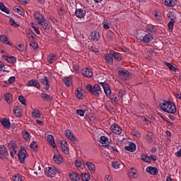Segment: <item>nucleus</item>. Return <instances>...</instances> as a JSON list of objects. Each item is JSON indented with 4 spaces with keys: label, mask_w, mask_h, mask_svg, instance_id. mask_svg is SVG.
I'll return each instance as SVG.
<instances>
[{
    "label": "nucleus",
    "mask_w": 181,
    "mask_h": 181,
    "mask_svg": "<svg viewBox=\"0 0 181 181\" xmlns=\"http://www.w3.org/2000/svg\"><path fill=\"white\" fill-rule=\"evenodd\" d=\"M90 36L93 42H98V40H100V33L97 31H93L90 34Z\"/></svg>",
    "instance_id": "nucleus-27"
},
{
    "label": "nucleus",
    "mask_w": 181,
    "mask_h": 181,
    "mask_svg": "<svg viewBox=\"0 0 181 181\" xmlns=\"http://www.w3.org/2000/svg\"><path fill=\"white\" fill-rule=\"evenodd\" d=\"M75 96L78 100H83V92L81 88H78L75 91Z\"/></svg>",
    "instance_id": "nucleus-36"
},
{
    "label": "nucleus",
    "mask_w": 181,
    "mask_h": 181,
    "mask_svg": "<svg viewBox=\"0 0 181 181\" xmlns=\"http://www.w3.org/2000/svg\"><path fill=\"white\" fill-rule=\"evenodd\" d=\"M151 122V121H149V119H148V118L143 117H141V123L143 125H149V123Z\"/></svg>",
    "instance_id": "nucleus-48"
},
{
    "label": "nucleus",
    "mask_w": 181,
    "mask_h": 181,
    "mask_svg": "<svg viewBox=\"0 0 181 181\" xmlns=\"http://www.w3.org/2000/svg\"><path fill=\"white\" fill-rule=\"evenodd\" d=\"M9 22L10 24L14 28H18V26H19V25H18V23H16V22L13 21L12 18L10 19Z\"/></svg>",
    "instance_id": "nucleus-58"
},
{
    "label": "nucleus",
    "mask_w": 181,
    "mask_h": 181,
    "mask_svg": "<svg viewBox=\"0 0 181 181\" xmlns=\"http://www.w3.org/2000/svg\"><path fill=\"white\" fill-rule=\"evenodd\" d=\"M99 142H100V144H102L103 145H105V144H107L108 142V137L105 136H100Z\"/></svg>",
    "instance_id": "nucleus-43"
},
{
    "label": "nucleus",
    "mask_w": 181,
    "mask_h": 181,
    "mask_svg": "<svg viewBox=\"0 0 181 181\" xmlns=\"http://www.w3.org/2000/svg\"><path fill=\"white\" fill-rule=\"evenodd\" d=\"M64 134L66 138H68V139H70V141H72L74 144H76V142H77V138L74 136L73 132H71V130H66Z\"/></svg>",
    "instance_id": "nucleus-9"
},
{
    "label": "nucleus",
    "mask_w": 181,
    "mask_h": 181,
    "mask_svg": "<svg viewBox=\"0 0 181 181\" xmlns=\"http://www.w3.org/2000/svg\"><path fill=\"white\" fill-rule=\"evenodd\" d=\"M170 32H173V26H175V18H170V22L168 24Z\"/></svg>",
    "instance_id": "nucleus-42"
},
{
    "label": "nucleus",
    "mask_w": 181,
    "mask_h": 181,
    "mask_svg": "<svg viewBox=\"0 0 181 181\" xmlns=\"http://www.w3.org/2000/svg\"><path fill=\"white\" fill-rule=\"evenodd\" d=\"M63 81L66 87H70L71 86V77L66 76L64 78Z\"/></svg>",
    "instance_id": "nucleus-40"
},
{
    "label": "nucleus",
    "mask_w": 181,
    "mask_h": 181,
    "mask_svg": "<svg viewBox=\"0 0 181 181\" xmlns=\"http://www.w3.org/2000/svg\"><path fill=\"white\" fill-rule=\"evenodd\" d=\"M110 54L111 57H112L115 60H117V62H121L122 60V58L121 57V54L119 52H117L114 50L110 51Z\"/></svg>",
    "instance_id": "nucleus-16"
},
{
    "label": "nucleus",
    "mask_w": 181,
    "mask_h": 181,
    "mask_svg": "<svg viewBox=\"0 0 181 181\" xmlns=\"http://www.w3.org/2000/svg\"><path fill=\"white\" fill-rule=\"evenodd\" d=\"M145 32L151 34L152 35L156 33V28L152 25H146L144 26Z\"/></svg>",
    "instance_id": "nucleus-14"
},
{
    "label": "nucleus",
    "mask_w": 181,
    "mask_h": 181,
    "mask_svg": "<svg viewBox=\"0 0 181 181\" xmlns=\"http://www.w3.org/2000/svg\"><path fill=\"white\" fill-rule=\"evenodd\" d=\"M111 131L113 132V134H116L117 135H119L121 134L122 129L119 126H118L117 124H113L110 127Z\"/></svg>",
    "instance_id": "nucleus-12"
},
{
    "label": "nucleus",
    "mask_w": 181,
    "mask_h": 181,
    "mask_svg": "<svg viewBox=\"0 0 181 181\" xmlns=\"http://www.w3.org/2000/svg\"><path fill=\"white\" fill-rule=\"evenodd\" d=\"M60 170L57 169L55 167H48L45 168V173L48 177H54L56 173H59Z\"/></svg>",
    "instance_id": "nucleus-5"
},
{
    "label": "nucleus",
    "mask_w": 181,
    "mask_h": 181,
    "mask_svg": "<svg viewBox=\"0 0 181 181\" xmlns=\"http://www.w3.org/2000/svg\"><path fill=\"white\" fill-rule=\"evenodd\" d=\"M136 38L142 42L143 43H151L152 40H153V35L151 33H138L136 35Z\"/></svg>",
    "instance_id": "nucleus-4"
},
{
    "label": "nucleus",
    "mask_w": 181,
    "mask_h": 181,
    "mask_svg": "<svg viewBox=\"0 0 181 181\" xmlns=\"http://www.w3.org/2000/svg\"><path fill=\"white\" fill-rule=\"evenodd\" d=\"M100 86H102L104 93L106 97H110V100L114 102V104H118L119 103V99L117 97V95H111V88L107 82H100Z\"/></svg>",
    "instance_id": "nucleus-3"
},
{
    "label": "nucleus",
    "mask_w": 181,
    "mask_h": 181,
    "mask_svg": "<svg viewBox=\"0 0 181 181\" xmlns=\"http://www.w3.org/2000/svg\"><path fill=\"white\" fill-rule=\"evenodd\" d=\"M32 118H40L42 117V114H40V111L37 109H34L31 113Z\"/></svg>",
    "instance_id": "nucleus-32"
},
{
    "label": "nucleus",
    "mask_w": 181,
    "mask_h": 181,
    "mask_svg": "<svg viewBox=\"0 0 181 181\" xmlns=\"http://www.w3.org/2000/svg\"><path fill=\"white\" fill-rule=\"evenodd\" d=\"M33 15L37 23H42V21L45 19V16L37 11H34Z\"/></svg>",
    "instance_id": "nucleus-20"
},
{
    "label": "nucleus",
    "mask_w": 181,
    "mask_h": 181,
    "mask_svg": "<svg viewBox=\"0 0 181 181\" xmlns=\"http://www.w3.org/2000/svg\"><path fill=\"white\" fill-rule=\"evenodd\" d=\"M69 177L71 181H78L80 180V177H81L80 174L74 171L69 173Z\"/></svg>",
    "instance_id": "nucleus-13"
},
{
    "label": "nucleus",
    "mask_w": 181,
    "mask_h": 181,
    "mask_svg": "<svg viewBox=\"0 0 181 181\" xmlns=\"http://www.w3.org/2000/svg\"><path fill=\"white\" fill-rule=\"evenodd\" d=\"M125 151L128 152H135L136 151V146L134 143H129V146L124 147Z\"/></svg>",
    "instance_id": "nucleus-26"
},
{
    "label": "nucleus",
    "mask_w": 181,
    "mask_h": 181,
    "mask_svg": "<svg viewBox=\"0 0 181 181\" xmlns=\"http://www.w3.org/2000/svg\"><path fill=\"white\" fill-rule=\"evenodd\" d=\"M75 166L78 170H83L86 168V163L83 160H76Z\"/></svg>",
    "instance_id": "nucleus-17"
},
{
    "label": "nucleus",
    "mask_w": 181,
    "mask_h": 181,
    "mask_svg": "<svg viewBox=\"0 0 181 181\" xmlns=\"http://www.w3.org/2000/svg\"><path fill=\"white\" fill-rule=\"evenodd\" d=\"M85 88L91 95L96 97V98H98L103 94V89H101V86L98 83L94 84L93 86L90 84H86Z\"/></svg>",
    "instance_id": "nucleus-2"
},
{
    "label": "nucleus",
    "mask_w": 181,
    "mask_h": 181,
    "mask_svg": "<svg viewBox=\"0 0 181 181\" xmlns=\"http://www.w3.org/2000/svg\"><path fill=\"white\" fill-rule=\"evenodd\" d=\"M13 12L15 13H18V15H21V16H23L25 15V11H23V8L22 7L16 6L13 8Z\"/></svg>",
    "instance_id": "nucleus-25"
},
{
    "label": "nucleus",
    "mask_w": 181,
    "mask_h": 181,
    "mask_svg": "<svg viewBox=\"0 0 181 181\" xmlns=\"http://www.w3.org/2000/svg\"><path fill=\"white\" fill-rule=\"evenodd\" d=\"M30 148L34 151H36V149H37V143H36V141H32L30 144Z\"/></svg>",
    "instance_id": "nucleus-56"
},
{
    "label": "nucleus",
    "mask_w": 181,
    "mask_h": 181,
    "mask_svg": "<svg viewBox=\"0 0 181 181\" xmlns=\"http://www.w3.org/2000/svg\"><path fill=\"white\" fill-rule=\"evenodd\" d=\"M105 180L106 181H112V177L111 175H106Z\"/></svg>",
    "instance_id": "nucleus-64"
},
{
    "label": "nucleus",
    "mask_w": 181,
    "mask_h": 181,
    "mask_svg": "<svg viewBox=\"0 0 181 181\" xmlns=\"http://www.w3.org/2000/svg\"><path fill=\"white\" fill-rule=\"evenodd\" d=\"M57 60V55L54 54H51L48 57H47V62L49 63V64H52L54 62H56Z\"/></svg>",
    "instance_id": "nucleus-34"
},
{
    "label": "nucleus",
    "mask_w": 181,
    "mask_h": 181,
    "mask_svg": "<svg viewBox=\"0 0 181 181\" xmlns=\"http://www.w3.org/2000/svg\"><path fill=\"white\" fill-rule=\"evenodd\" d=\"M159 107L165 112H168L169 114H175L176 112V105L172 102L161 100L160 101Z\"/></svg>",
    "instance_id": "nucleus-1"
},
{
    "label": "nucleus",
    "mask_w": 181,
    "mask_h": 181,
    "mask_svg": "<svg viewBox=\"0 0 181 181\" xmlns=\"http://www.w3.org/2000/svg\"><path fill=\"white\" fill-rule=\"evenodd\" d=\"M13 81H15V76H11L8 79V84H12V83H13Z\"/></svg>",
    "instance_id": "nucleus-63"
},
{
    "label": "nucleus",
    "mask_w": 181,
    "mask_h": 181,
    "mask_svg": "<svg viewBox=\"0 0 181 181\" xmlns=\"http://www.w3.org/2000/svg\"><path fill=\"white\" fill-rule=\"evenodd\" d=\"M5 100L7 101V103H10V101H12V94L11 93H6L4 95Z\"/></svg>",
    "instance_id": "nucleus-47"
},
{
    "label": "nucleus",
    "mask_w": 181,
    "mask_h": 181,
    "mask_svg": "<svg viewBox=\"0 0 181 181\" xmlns=\"http://www.w3.org/2000/svg\"><path fill=\"white\" fill-rule=\"evenodd\" d=\"M40 81L42 84V86H45V90H49V88H50V84H49V79L47 78V76L42 77L40 79Z\"/></svg>",
    "instance_id": "nucleus-18"
},
{
    "label": "nucleus",
    "mask_w": 181,
    "mask_h": 181,
    "mask_svg": "<svg viewBox=\"0 0 181 181\" xmlns=\"http://www.w3.org/2000/svg\"><path fill=\"white\" fill-rule=\"evenodd\" d=\"M18 100L20 101V103H21V104H23V105H26V100L23 95H20L18 97Z\"/></svg>",
    "instance_id": "nucleus-51"
},
{
    "label": "nucleus",
    "mask_w": 181,
    "mask_h": 181,
    "mask_svg": "<svg viewBox=\"0 0 181 181\" xmlns=\"http://www.w3.org/2000/svg\"><path fill=\"white\" fill-rule=\"evenodd\" d=\"M0 11L4 12V13H6L7 15H9V13H11V11H9V8H8L2 2H0Z\"/></svg>",
    "instance_id": "nucleus-31"
},
{
    "label": "nucleus",
    "mask_w": 181,
    "mask_h": 181,
    "mask_svg": "<svg viewBox=\"0 0 181 181\" xmlns=\"http://www.w3.org/2000/svg\"><path fill=\"white\" fill-rule=\"evenodd\" d=\"M154 16L157 21H162V16L156 13L154 14Z\"/></svg>",
    "instance_id": "nucleus-62"
},
{
    "label": "nucleus",
    "mask_w": 181,
    "mask_h": 181,
    "mask_svg": "<svg viewBox=\"0 0 181 181\" xmlns=\"http://www.w3.org/2000/svg\"><path fill=\"white\" fill-rule=\"evenodd\" d=\"M81 179L83 181H89L90 180V175H88L87 173L81 174Z\"/></svg>",
    "instance_id": "nucleus-46"
},
{
    "label": "nucleus",
    "mask_w": 181,
    "mask_h": 181,
    "mask_svg": "<svg viewBox=\"0 0 181 181\" xmlns=\"http://www.w3.org/2000/svg\"><path fill=\"white\" fill-rule=\"evenodd\" d=\"M105 60L107 64H113L114 63V58L111 56L110 54H105Z\"/></svg>",
    "instance_id": "nucleus-30"
},
{
    "label": "nucleus",
    "mask_w": 181,
    "mask_h": 181,
    "mask_svg": "<svg viewBox=\"0 0 181 181\" xmlns=\"http://www.w3.org/2000/svg\"><path fill=\"white\" fill-rule=\"evenodd\" d=\"M86 165L90 173H94L95 172V165H94V163L91 162H86Z\"/></svg>",
    "instance_id": "nucleus-28"
},
{
    "label": "nucleus",
    "mask_w": 181,
    "mask_h": 181,
    "mask_svg": "<svg viewBox=\"0 0 181 181\" xmlns=\"http://www.w3.org/2000/svg\"><path fill=\"white\" fill-rule=\"evenodd\" d=\"M13 112L15 114L16 117H22V112L21 111V107L19 106L14 107Z\"/></svg>",
    "instance_id": "nucleus-38"
},
{
    "label": "nucleus",
    "mask_w": 181,
    "mask_h": 181,
    "mask_svg": "<svg viewBox=\"0 0 181 181\" xmlns=\"http://www.w3.org/2000/svg\"><path fill=\"white\" fill-rule=\"evenodd\" d=\"M125 94H127V91L125 90V89L119 90V97H120V98H122V97H124Z\"/></svg>",
    "instance_id": "nucleus-55"
},
{
    "label": "nucleus",
    "mask_w": 181,
    "mask_h": 181,
    "mask_svg": "<svg viewBox=\"0 0 181 181\" xmlns=\"http://www.w3.org/2000/svg\"><path fill=\"white\" fill-rule=\"evenodd\" d=\"M2 58L8 62V63H15L16 62V58L15 57H8L6 55H2Z\"/></svg>",
    "instance_id": "nucleus-33"
},
{
    "label": "nucleus",
    "mask_w": 181,
    "mask_h": 181,
    "mask_svg": "<svg viewBox=\"0 0 181 181\" xmlns=\"http://www.w3.org/2000/svg\"><path fill=\"white\" fill-rule=\"evenodd\" d=\"M16 47L19 52H23L25 49L23 45L22 44H18Z\"/></svg>",
    "instance_id": "nucleus-59"
},
{
    "label": "nucleus",
    "mask_w": 181,
    "mask_h": 181,
    "mask_svg": "<svg viewBox=\"0 0 181 181\" xmlns=\"http://www.w3.org/2000/svg\"><path fill=\"white\" fill-rule=\"evenodd\" d=\"M165 65L170 70V71H179L178 68L175 67L172 64L169 62H165Z\"/></svg>",
    "instance_id": "nucleus-39"
},
{
    "label": "nucleus",
    "mask_w": 181,
    "mask_h": 181,
    "mask_svg": "<svg viewBox=\"0 0 181 181\" xmlns=\"http://www.w3.org/2000/svg\"><path fill=\"white\" fill-rule=\"evenodd\" d=\"M84 112H86V110H81V109L76 110V114L78 115H80V117H84Z\"/></svg>",
    "instance_id": "nucleus-52"
},
{
    "label": "nucleus",
    "mask_w": 181,
    "mask_h": 181,
    "mask_svg": "<svg viewBox=\"0 0 181 181\" xmlns=\"http://www.w3.org/2000/svg\"><path fill=\"white\" fill-rule=\"evenodd\" d=\"M61 149L64 153H69V144L66 141H61Z\"/></svg>",
    "instance_id": "nucleus-21"
},
{
    "label": "nucleus",
    "mask_w": 181,
    "mask_h": 181,
    "mask_svg": "<svg viewBox=\"0 0 181 181\" xmlns=\"http://www.w3.org/2000/svg\"><path fill=\"white\" fill-rule=\"evenodd\" d=\"M134 170V168H131V170H130V172H129V173H130V175L132 176V177L134 178V179H136V176H135L136 175V173H135L134 171H133Z\"/></svg>",
    "instance_id": "nucleus-60"
},
{
    "label": "nucleus",
    "mask_w": 181,
    "mask_h": 181,
    "mask_svg": "<svg viewBox=\"0 0 181 181\" xmlns=\"http://www.w3.org/2000/svg\"><path fill=\"white\" fill-rule=\"evenodd\" d=\"M53 160L57 165H60L63 162V157H62L60 154L54 153L53 156Z\"/></svg>",
    "instance_id": "nucleus-24"
},
{
    "label": "nucleus",
    "mask_w": 181,
    "mask_h": 181,
    "mask_svg": "<svg viewBox=\"0 0 181 181\" xmlns=\"http://www.w3.org/2000/svg\"><path fill=\"white\" fill-rule=\"evenodd\" d=\"M146 172H148V173H150V175H152L153 176H156V175H158V168L152 166L147 167Z\"/></svg>",
    "instance_id": "nucleus-22"
},
{
    "label": "nucleus",
    "mask_w": 181,
    "mask_h": 181,
    "mask_svg": "<svg viewBox=\"0 0 181 181\" xmlns=\"http://www.w3.org/2000/svg\"><path fill=\"white\" fill-rule=\"evenodd\" d=\"M27 86L28 87H35V88H40V83L36 79H31L27 82Z\"/></svg>",
    "instance_id": "nucleus-10"
},
{
    "label": "nucleus",
    "mask_w": 181,
    "mask_h": 181,
    "mask_svg": "<svg viewBox=\"0 0 181 181\" xmlns=\"http://www.w3.org/2000/svg\"><path fill=\"white\" fill-rule=\"evenodd\" d=\"M41 98H42L45 101H52V100H53L52 96L47 93H41Z\"/></svg>",
    "instance_id": "nucleus-41"
},
{
    "label": "nucleus",
    "mask_w": 181,
    "mask_h": 181,
    "mask_svg": "<svg viewBox=\"0 0 181 181\" xmlns=\"http://www.w3.org/2000/svg\"><path fill=\"white\" fill-rule=\"evenodd\" d=\"M47 141L52 146V148H56V142L54 141V137L52 134H49L47 136Z\"/></svg>",
    "instance_id": "nucleus-29"
},
{
    "label": "nucleus",
    "mask_w": 181,
    "mask_h": 181,
    "mask_svg": "<svg viewBox=\"0 0 181 181\" xmlns=\"http://www.w3.org/2000/svg\"><path fill=\"white\" fill-rule=\"evenodd\" d=\"M165 5L170 8H173V6H176V0H165Z\"/></svg>",
    "instance_id": "nucleus-37"
},
{
    "label": "nucleus",
    "mask_w": 181,
    "mask_h": 181,
    "mask_svg": "<svg viewBox=\"0 0 181 181\" xmlns=\"http://www.w3.org/2000/svg\"><path fill=\"white\" fill-rule=\"evenodd\" d=\"M0 40L4 43L5 45H8V46H11V42H9V40H8V37L4 35H0Z\"/></svg>",
    "instance_id": "nucleus-35"
},
{
    "label": "nucleus",
    "mask_w": 181,
    "mask_h": 181,
    "mask_svg": "<svg viewBox=\"0 0 181 181\" xmlns=\"http://www.w3.org/2000/svg\"><path fill=\"white\" fill-rule=\"evenodd\" d=\"M30 46L31 47H33V49H36L37 47H39V45H37V43L35 42H31L30 43Z\"/></svg>",
    "instance_id": "nucleus-57"
},
{
    "label": "nucleus",
    "mask_w": 181,
    "mask_h": 181,
    "mask_svg": "<svg viewBox=\"0 0 181 181\" xmlns=\"http://www.w3.org/2000/svg\"><path fill=\"white\" fill-rule=\"evenodd\" d=\"M146 139L148 144H151L153 141V139L152 138V135L148 134H146Z\"/></svg>",
    "instance_id": "nucleus-49"
},
{
    "label": "nucleus",
    "mask_w": 181,
    "mask_h": 181,
    "mask_svg": "<svg viewBox=\"0 0 181 181\" xmlns=\"http://www.w3.org/2000/svg\"><path fill=\"white\" fill-rule=\"evenodd\" d=\"M141 159L144 160V162H146L147 163H151V158H149V156L143 154L141 156Z\"/></svg>",
    "instance_id": "nucleus-44"
},
{
    "label": "nucleus",
    "mask_w": 181,
    "mask_h": 181,
    "mask_svg": "<svg viewBox=\"0 0 181 181\" xmlns=\"http://www.w3.org/2000/svg\"><path fill=\"white\" fill-rule=\"evenodd\" d=\"M113 36H114V34H113L112 33H108L107 34V39L108 40H112Z\"/></svg>",
    "instance_id": "nucleus-61"
},
{
    "label": "nucleus",
    "mask_w": 181,
    "mask_h": 181,
    "mask_svg": "<svg viewBox=\"0 0 181 181\" xmlns=\"http://www.w3.org/2000/svg\"><path fill=\"white\" fill-rule=\"evenodd\" d=\"M13 181H23V180H22V177H21V175L16 174L14 176H13Z\"/></svg>",
    "instance_id": "nucleus-50"
},
{
    "label": "nucleus",
    "mask_w": 181,
    "mask_h": 181,
    "mask_svg": "<svg viewBox=\"0 0 181 181\" xmlns=\"http://www.w3.org/2000/svg\"><path fill=\"white\" fill-rule=\"evenodd\" d=\"M8 156H9V153H8L5 146H0V159H2L3 157L8 158Z\"/></svg>",
    "instance_id": "nucleus-19"
},
{
    "label": "nucleus",
    "mask_w": 181,
    "mask_h": 181,
    "mask_svg": "<svg viewBox=\"0 0 181 181\" xmlns=\"http://www.w3.org/2000/svg\"><path fill=\"white\" fill-rule=\"evenodd\" d=\"M82 75L83 76V77H93V71L90 68L88 67L83 68L82 69Z\"/></svg>",
    "instance_id": "nucleus-11"
},
{
    "label": "nucleus",
    "mask_w": 181,
    "mask_h": 181,
    "mask_svg": "<svg viewBox=\"0 0 181 181\" xmlns=\"http://www.w3.org/2000/svg\"><path fill=\"white\" fill-rule=\"evenodd\" d=\"M118 76L121 80H123L124 81L128 80L129 77H131V73L125 69H121L118 71Z\"/></svg>",
    "instance_id": "nucleus-6"
},
{
    "label": "nucleus",
    "mask_w": 181,
    "mask_h": 181,
    "mask_svg": "<svg viewBox=\"0 0 181 181\" xmlns=\"http://www.w3.org/2000/svg\"><path fill=\"white\" fill-rule=\"evenodd\" d=\"M119 163H118L117 161H114L112 163V167L113 168V169H119Z\"/></svg>",
    "instance_id": "nucleus-54"
},
{
    "label": "nucleus",
    "mask_w": 181,
    "mask_h": 181,
    "mask_svg": "<svg viewBox=\"0 0 181 181\" xmlns=\"http://www.w3.org/2000/svg\"><path fill=\"white\" fill-rule=\"evenodd\" d=\"M74 15L78 19H83L86 16V11L83 8H76Z\"/></svg>",
    "instance_id": "nucleus-8"
},
{
    "label": "nucleus",
    "mask_w": 181,
    "mask_h": 181,
    "mask_svg": "<svg viewBox=\"0 0 181 181\" xmlns=\"http://www.w3.org/2000/svg\"><path fill=\"white\" fill-rule=\"evenodd\" d=\"M38 25H40L42 28L45 29V30H49V29H50V22L45 20V18H44L41 23H38Z\"/></svg>",
    "instance_id": "nucleus-15"
},
{
    "label": "nucleus",
    "mask_w": 181,
    "mask_h": 181,
    "mask_svg": "<svg viewBox=\"0 0 181 181\" xmlns=\"http://www.w3.org/2000/svg\"><path fill=\"white\" fill-rule=\"evenodd\" d=\"M0 122L1 125L4 127V128H6V129L11 128V122H9V119H8V118L4 117L3 119H1Z\"/></svg>",
    "instance_id": "nucleus-23"
},
{
    "label": "nucleus",
    "mask_w": 181,
    "mask_h": 181,
    "mask_svg": "<svg viewBox=\"0 0 181 181\" xmlns=\"http://www.w3.org/2000/svg\"><path fill=\"white\" fill-rule=\"evenodd\" d=\"M31 26H32L33 29H34V32H35V33H37V35H40V30H39V28H37V27H36V25H35V23H32Z\"/></svg>",
    "instance_id": "nucleus-53"
},
{
    "label": "nucleus",
    "mask_w": 181,
    "mask_h": 181,
    "mask_svg": "<svg viewBox=\"0 0 181 181\" xmlns=\"http://www.w3.org/2000/svg\"><path fill=\"white\" fill-rule=\"evenodd\" d=\"M22 134L25 141H29L30 139V134H29V132L25 131L23 132Z\"/></svg>",
    "instance_id": "nucleus-45"
},
{
    "label": "nucleus",
    "mask_w": 181,
    "mask_h": 181,
    "mask_svg": "<svg viewBox=\"0 0 181 181\" xmlns=\"http://www.w3.org/2000/svg\"><path fill=\"white\" fill-rule=\"evenodd\" d=\"M28 156H29V155L26 153V150L25 149H21L18 153V157L21 163H25V159H26Z\"/></svg>",
    "instance_id": "nucleus-7"
}]
</instances>
